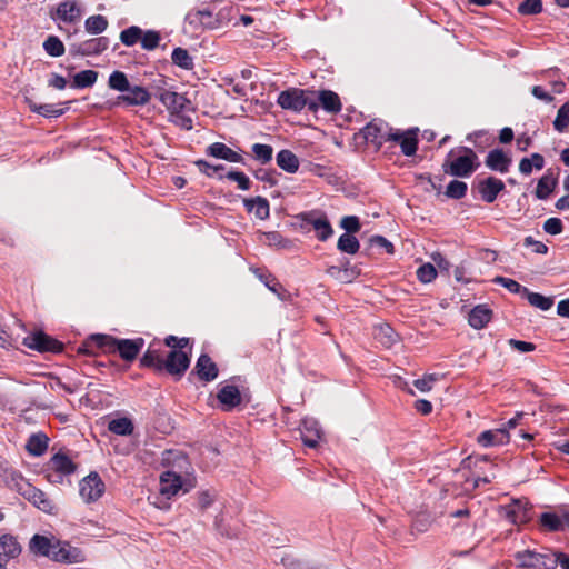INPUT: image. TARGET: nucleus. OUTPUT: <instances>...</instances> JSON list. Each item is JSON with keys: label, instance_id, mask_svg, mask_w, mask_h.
<instances>
[{"label": "nucleus", "instance_id": "obj_33", "mask_svg": "<svg viewBox=\"0 0 569 569\" xmlns=\"http://www.w3.org/2000/svg\"><path fill=\"white\" fill-rule=\"evenodd\" d=\"M80 17V9L74 1H63L57 8V18L66 22H73Z\"/></svg>", "mask_w": 569, "mask_h": 569}, {"label": "nucleus", "instance_id": "obj_30", "mask_svg": "<svg viewBox=\"0 0 569 569\" xmlns=\"http://www.w3.org/2000/svg\"><path fill=\"white\" fill-rule=\"evenodd\" d=\"M154 343H151L147 351L140 359V366L152 368L156 371H162L163 358L161 357V350L154 347Z\"/></svg>", "mask_w": 569, "mask_h": 569}, {"label": "nucleus", "instance_id": "obj_55", "mask_svg": "<svg viewBox=\"0 0 569 569\" xmlns=\"http://www.w3.org/2000/svg\"><path fill=\"white\" fill-rule=\"evenodd\" d=\"M437 277V270L432 263H425L417 270V278L423 282L429 283Z\"/></svg>", "mask_w": 569, "mask_h": 569}, {"label": "nucleus", "instance_id": "obj_10", "mask_svg": "<svg viewBox=\"0 0 569 569\" xmlns=\"http://www.w3.org/2000/svg\"><path fill=\"white\" fill-rule=\"evenodd\" d=\"M79 492L86 502L97 501L104 492V483L97 472H91L80 481Z\"/></svg>", "mask_w": 569, "mask_h": 569}, {"label": "nucleus", "instance_id": "obj_2", "mask_svg": "<svg viewBox=\"0 0 569 569\" xmlns=\"http://www.w3.org/2000/svg\"><path fill=\"white\" fill-rule=\"evenodd\" d=\"M30 551L60 562L78 561L79 550L69 542L34 535L29 543Z\"/></svg>", "mask_w": 569, "mask_h": 569}, {"label": "nucleus", "instance_id": "obj_43", "mask_svg": "<svg viewBox=\"0 0 569 569\" xmlns=\"http://www.w3.org/2000/svg\"><path fill=\"white\" fill-rule=\"evenodd\" d=\"M258 277L271 292L278 296L279 299L286 300L287 291L274 277L263 273H259Z\"/></svg>", "mask_w": 569, "mask_h": 569}, {"label": "nucleus", "instance_id": "obj_1", "mask_svg": "<svg viewBox=\"0 0 569 569\" xmlns=\"http://www.w3.org/2000/svg\"><path fill=\"white\" fill-rule=\"evenodd\" d=\"M96 346L106 353H119L124 361H133L144 346L143 338L118 339L109 335L97 333L89 338L86 347Z\"/></svg>", "mask_w": 569, "mask_h": 569}, {"label": "nucleus", "instance_id": "obj_28", "mask_svg": "<svg viewBox=\"0 0 569 569\" xmlns=\"http://www.w3.org/2000/svg\"><path fill=\"white\" fill-rule=\"evenodd\" d=\"M491 309L485 305H478L469 313V325L475 329H482L491 320Z\"/></svg>", "mask_w": 569, "mask_h": 569}, {"label": "nucleus", "instance_id": "obj_25", "mask_svg": "<svg viewBox=\"0 0 569 569\" xmlns=\"http://www.w3.org/2000/svg\"><path fill=\"white\" fill-rule=\"evenodd\" d=\"M182 479L179 475L172 471H166L160 478V493L170 498L178 493L181 489Z\"/></svg>", "mask_w": 569, "mask_h": 569}, {"label": "nucleus", "instance_id": "obj_37", "mask_svg": "<svg viewBox=\"0 0 569 569\" xmlns=\"http://www.w3.org/2000/svg\"><path fill=\"white\" fill-rule=\"evenodd\" d=\"M172 62L181 69L192 70L194 68L193 58L183 48H176L171 54Z\"/></svg>", "mask_w": 569, "mask_h": 569}, {"label": "nucleus", "instance_id": "obj_57", "mask_svg": "<svg viewBox=\"0 0 569 569\" xmlns=\"http://www.w3.org/2000/svg\"><path fill=\"white\" fill-rule=\"evenodd\" d=\"M201 21L203 22L204 29H214L218 27V19L213 16V12L209 8L196 10Z\"/></svg>", "mask_w": 569, "mask_h": 569}, {"label": "nucleus", "instance_id": "obj_7", "mask_svg": "<svg viewBox=\"0 0 569 569\" xmlns=\"http://www.w3.org/2000/svg\"><path fill=\"white\" fill-rule=\"evenodd\" d=\"M301 221L313 228L320 241H327L333 234V229L328 217L321 211L313 210L301 213Z\"/></svg>", "mask_w": 569, "mask_h": 569}, {"label": "nucleus", "instance_id": "obj_21", "mask_svg": "<svg viewBox=\"0 0 569 569\" xmlns=\"http://www.w3.org/2000/svg\"><path fill=\"white\" fill-rule=\"evenodd\" d=\"M511 158H509L501 149H493L489 151L485 163L486 166L493 171L506 173L509 170L511 164Z\"/></svg>", "mask_w": 569, "mask_h": 569}, {"label": "nucleus", "instance_id": "obj_60", "mask_svg": "<svg viewBox=\"0 0 569 569\" xmlns=\"http://www.w3.org/2000/svg\"><path fill=\"white\" fill-rule=\"evenodd\" d=\"M563 230V223L559 218H549L543 223V231L551 236L560 234Z\"/></svg>", "mask_w": 569, "mask_h": 569}, {"label": "nucleus", "instance_id": "obj_13", "mask_svg": "<svg viewBox=\"0 0 569 569\" xmlns=\"http://www.w3.org/2000/svg\"><path fill=\"white\" fill-rule=\"evenodd\" d=\"M109 47V39L107 37L92 38L79 44H73L70 48L72 56H97L103 52Z\"/></svg>", "mask_w": 569, "mask_h": 569}, {"label": "nucleus", "instance_id": "obj_31", "mask_svg": "<svg viewBox=\"0 0 569 569\" xmlns=\"http://www.w3.org/2000/svg\"><path fill=\"white\" fill-rule=\"evenodd\" d=\"M49 438L43 432L33 433L29 437L26 449L34 456H42L48 449Z\"/></svg>", "mask_w": 569, "mask_h": 569}, {"label": "nucleus", "instance_id": "obj_61", "mask_svg": "<svg viewBox=\"0 0 569 569\" xmlns=\"http://www.w3.org/2000/svg\"><path fill=\"white\" fill-rule=\"evenodd\" d=\"M370 247L383 249L387 253L391 254L395 251L393 244L382 236H372L369 239Z\"/></svg>", "mask_w": 569, "mask_h": 569}, {"label": "nucleus", "instance_id": "obj_63", "mask_svg": "<svg viewBox=\"0 0 569 569\" xmlns=\"http://www.w3.org/2000/svg\"><path fill=\"white\" fill-rule=\"evenodd\" d=\"M523 244L532 248L533 252L539 254H546L548 252V247L541 241L535 240L531 236L523 239Z\"/></svg>", "mask_w": 569, "mask_h": 569}, {"label": "nucleus", "instance_id": "obj_54", "mask_svg": "<svg viewBox=\"0 0 569 569\" xmlns=\"http://www.w3.org/2000/svg\"><path fill=\"white\" fill-rule=\"evenodd\" d=\"M541 10H542L541 0H523L518 6L519 13L525 14V16L537 14V13L541 12Z\"/></svg>", "mask_w": 569, "mask_h": 569}, {"label": "nucleus", "instance_id": "obj_32", "mask_svg": "<svg viewBox=\"0 0 569 569\" xmlns=\"http://www.w3.org/2000/svg\"><path fill=\"white\" fill-rule=\"evenodd\" d=\"M243 203L247 210L253 212L257 218L264 220L269 217V202L266 198L244 199Z\"/></svg>", "mask_w": 569, "mask_h": 569}, {"label": "nucleus", "instance_id": "obj_38", "mask_svg": "<svg viewBox=\"0 0 569 569\" xmlns=\"http://www.w3.org/2000/svg\"><path fill=\"white\" fill-rule=\"evenodd\" d=\"M108 86L110 89L124 93L130 89V82L124 72L116 70L113 71L108 79Z\"/></svg>", "mask_w": 569, "mask_h": 569}, {"label": "nucleus", "instance_id": "obj_14", "mask_svg": "<svg viewBox=\"0 0 569 569\" xmlns=\"http://www.w3.org/2000/svg\"><path fill=\"white\" fill-rule=\"evenodd\" d=\"M477 189L485 202L492 203L505 189V183L496 177H488L478 182Z\"/></svg>", "mask_w": 569, "mask_h": 569}, {"label": "nucleus", "instance_id": "obj_35", "mask_svg": "<svg viewBox=\"0 0 569 569\" xmlns=\"http://www.w3.org/2000/svg\"><path fill=\"white\" fill-rule=\"evenodd\" d=\"M98 79V72L94 70H83L74 74L71 87L73 88H90Z\"/></svg>", "mask_w": 569, "mask_h": 569}, {"label": "nucleus", "instance_id": "obj_6", "mask_svg": "<svg viewBox=\"0 0 569 569\" xmlns=\"http://www.w3.org/2000/svg\"><path fill=\"white\" fill-rule=\"evenodd\" d=\"M516 565L521 568L555 569V557L550 552L539 553L525 550L515 555Z\"/></svg>", "mask_w": 569, "mask_h": 569}, {"label": "nucleus", "instance_id": "obj_29", "mask_svg": "<svg viewBox=\"0 0 569 569\" xmlns=\"http://www.w3.org/2000/svg\"><path fill=\"white\" fill-rule=\"evenodd\" d=\"M373 337L386 348H391L399 338L396 331L388 323L376 326L373 329Z\"/></svg>", "mask_w": 569, "mask_h": 569}, {"label": "nucleus", "instance_id": "obj_18", "mask_svg": "<svg viewBox=\"0 0 569 569\" xmlns=\"http://www.w3.org/2000/svg\"><path fill=\"white\" fill-rule=\"evenodd\" d=\"M217 398L224 411H230L241 403L242 397L237 386L227 385L218 391Z\"/></svg>", "mask_w": 569, "mask_h": 569}, {"label": "nucleus", "instance_id": "obj_20", "mask_svg": "<svg viewBox=\"0 0 569 569\" xmlns=\"http://www.w3.org/2000/svg\"><path fill=\"white\" fill-rule=\"evenodd\" d=\"M477 441L482 447L505 445L509 442V432L505 428L486 430L478 436Z\"/></svg>", "mask_w": 569, "mask_h": 569}, {"label": "nucleus", "instance_id": "obj_27", "mask_svg": "<svg viewBox=\"0 0 569 569\" xmlns=\"http://www.w3.org/2000/svg\"><path fill=\"white\" fill-rule=\"evenodd\" d=\"M277 166L288 173H295L299 169L298 157L288 149L280 150L276 156Z\"/></svg>", "mask_w": 569, "mask_h": 569}, {"label": "nucleus", "instance_id": "obj_53", "mask_svg": "<svg viewBox=\"0 0 569 569\" xmlns=\"http://www.w3.org/2000/svg\"><path fill=\"white\" fill-rule=\"evenodd\" d=\"M398 141L400 142L401 151L405 156L411 157L416 153L418 140L415 136H405L401 132V138Z\"/></svg>", "mask_w": 569, "mask_h": 569}, {"label": "nucleus", "instance_id": "obj_3", "mask_svg": "<svg viewBox=\"0 0 569 569\" xmlns=\"http://www.w3.org/2000/svg\"><path fill=\"white\" fill-rule=\"evenodd\" d=\"M463 156L457 157L455 160L448 159L443 162L442 167L446 173L453 177L468 178L480 166L477 153L468 147H462Z\"/></svg>", "mask_w": 569, "mask_h": 569}, {"label": "nucleus", "instance_id": "obj_48", "mask_svg": "<svg viewBox=\"0 0 569 569\" xmlns=\"http://www.w3.org/2000/svg\"><path fill=\"white\" fill-rule=\"evenodd\" d=\"M349 261H346L343 267L331 266L328 268V274L341 280V281H350L352 277L357 273L353 268H348Z\"/></svg>", "mask_w": 569, "mask_h": 569}, {"label": "nucleus", "instance_id": "obj_5", "mask_svg": "<svg viewBox=\"0 0 569 569\" xmlns=\"http://www.w3.org/2000/svg\"><path fill=\"white\" fill-rule=\"evenodd\" d=\"M363 139L368 143L380 147L385 141L399 140L401 138L400 131H392L387 123L373 120L369 122L362 130Z\"/></svg>", "mask_w": 569, "mask_h": 569}, {"label": "nucleus", "instance_id": "obj_46", "mask_svg": "<svg viewBox=\"0 0 569 569\" xmlns=\"http://www.w3.org/2000/svg\"><path fill=\"white\" fill-rule=\"evenodd\" d=\"M141 36L142 29L137 26H131L120 32V40L124 46L131 47L141 39Z\"/></svg>", "mask_w": 569, "mask_h": 569}, {"label": "nucleus", "instance_id": "obj_39", "mask_svg": "<svg viewBox=\"0 0 569 569\" xmlns=\"http://www.w3.org/2000/svg\"><path fill=\"white\" fill-rule=\"evenodd\" d=\"M108 429L119 436H129L133 432V423L129 418H118L109 422Z\"/></svg>", "mask_w": 569, "mask_h": 569}, {"label": "nucleus", "instance_id": "obj_16", "mask_svg": "<svg viewBox=\"0 0 569 569\" xmlns=\"http://www.w3.org/2000/svg\"><path fill=\"white\" fill-rule=\"evenodd\" d=\"M149 91L141 86H130V89L118 97V103L127 106H144L150 101Z\"/></svg>", "mask_w": 569, "mask_h": 569}, {"label": "nucleus", "instance_id": "obj_34", "mask_svg": "<svg viewBox=\"0 0 569 569\" xmlns=\"http://www.w3.org/2000/svg\"><path fill=\"white\" fill-rule=\"evenodd\" d=\"M556 184L557 179L550 172H547L538 181L536 188V197L540 200L547 199L549 194L553 191Z\"/></svg>", "mask_w": 569, "mask_h": 569}, {"label": "nucleus", "instance_id": "obj_15", "mask_svg": "<svg viewBox=\"0 0 569 569\" xmlns=\"http://www.w3.org/2000/svg\"><path fill=\"white\" fill-rule=\"evenodd\" d=\"M22 496L43 512L51 513L54 508L48 496L30 483L26 485V488L22 490Z\"/></svg>", "mask_w": 569, "mask_h": 569}, {"label": "nucleus", "instance_id": "obj_19", "mask_svg": "<svg viewBox=\"0 0 569 569\" xmlns=\"http://www.w3.org/2000/svg\"><path fill=\"white\" fill-rule=\"evenodd\" d=\"M301 439L309 448H316L321 438V429L315 419L302 420L300 428Z\"/></svg>", "mask_w": 569, "mask_h": 569}, {"label": "nucleus", "instance_id": "obj_52", "mask_svg": "<svg viewBox=\"0 0 569 569\" xmlns=\"http://www.w3.org/2000/svg\"><path fill=\"white\" fill-rule=\"evenodd\" d=\"M493 282L501 284L502 287L508 289L510 292L521 293L522 296H525L528 290V288L522 287L519 282H517L516 280L510 279V278H505V277L498 276L493 279Z\"/></svg>", "mask_w": 569, "mask_h": 569}, {"label": "nucleus", "instance_id": "obj_62", "mask_svg": "<svg viewBox=\"0 0 569 569\" xmlns=\"http://www.w3.org/2000/svg\"><path fill=\"white\" fill-rule=\"evenodd\" d=\"M194 164L198 167L199 171L204 173L208 177H213V174L218 171H222L224 169L223 164H210L204 160H197Z\"/></svg>", "mask_w": 569, "mask_h": 569}, {"label": "nucleus", "instance_id": "obj_23", "mask_svg": "<svg viewBox=\"0 0 569 569\" xmlns=\"http://www.w3.org/2000/svg\"><path fill=\"white\" fill-rule=\"evenodd\" d=\"M315 101L318 102V107L328 112V113H338L341 111V101L339 96L331 90H320L317 92V99Z\"/></svg>", "mask_w": 569, "mask_h": 569}, {"label": "nucleus", "instance_id": "obj_49", "mask_svg": "<svg viewBox=\"0 0 569 569\" xmlns=\"http://www.w3.org/2000/svg\"><path fill=\"white\" fill-rule=\"evenodd\" d=\"M569 126V102L563 103L553 120V128L558 132H563Z\"/></svg>", "mask_w": 569, "mask_h": 569}, {"label": "nucleus", "instance_id": "obj_22", "mask_svg": "<svg viewBox=\"0 0 569 569\" xmlns=\"http://www.w3.org/2000/svg\"><path fill=\"white\" fill-rule=\"evenodd\" d=\"M207 154L229 162L240 163L243 158L222 142H214L207 148Z\"/></svg>", "mask_w": 569, "mask_h": 569}, {"label": "nucleus", "instance_id": "obj_42", "mask_svg": "<svg viewBox=\"0 0 569 569\" xmlns=\"http://www.w3.org/2000/svg\"><path fill=\"white\" fill-rule=\"evenodd\" d=\"M86 30L92 34L103 32L108 27V20L101 14L91 16L84 22Z\"/></svg>", "mask_w": 569, "mask_h": 569}, {"label": "nucleus", "instance_id": "obj_26", "mask_svg": "<svg viewBox=\"0 0 569 569\" xmlns=\"http://www.w3.org/2000/svg\"><path fill=\"white\" fill-rule=\"evenodd\" d=\"M21 546L17 538L10 533L0 537V558L9 561L17 558L21 553Z\"/></svg>", "mask_w": 569, "mask_h": 569}, {"label": "nucleus", "instance_id": "obj_44", "mask_svg": "<svg viewBox=\"0 0 569 569\" xmlns=\"http://www.w3.org/2000/svg\"><path fill=\"white\" fill-rule=\"evenodd\" d=\"M43 49L51 57H61L64 53V44L56 36H49L43 42Z\"/></svg>", "mask_w": 569, "mask_h": 569}, {"label": "nucleus", "instance_id": "obj_11", "mask_svg": "<svg viewBox=\"0 0 569 569\" xmlns=\"http://www.w3.org/2000/svg\"><path fill=\"white\" fill-rule=\"evenodd\" d=\"M49 467L56 473L49 475V480L58 482L62 476L71 475L76 471V463L63 452L56 453L49 461Z\"/></svg>", "mask_w": 569, "mask_h": 569}, {"label": "nucleus", "instance_id": "obj_51", "mask_svg": "<svg viewBox=\"0 0 569 569\" xmlns=\"http://www.w3.org/2000/svg\"><path fill=\"white\" fill-rule=\"evenodd\" d=\"M141 47L144 50L151 51L154 50L159 46L160 34L158 31L148 30L146 32L142 31L141 36Z\"/></svg>", "mask_w": 569, "mask_h": 569}, {"label": "nucleus", "instance_id": "obj_12", "mask_svg": "<svg viewBox=\"0 0 569 569\" xmlns=\"http://www.w3.org/2000/svg\"><path fill=\"white\" fill-rule=\"evenodd\" d=\"M158 99L171 113H179L187 110L190 106V100L183 94L174 91L158 89Z\"/></svg>", "mask_w": 569, "mask_h": 569}, {"label": "nucleus", "instance_id": "obj_59", "mask_svg": "<svg viewBox=\"0 0 569 569\" xmlns=\"http://www.w3.org/2000/svg\"><path fill=\"white\" fill-rule=\"evenodd\" d=\"M438 380L437 375H426L421 379H416L413 386L421 392H427L432 389L433 383Z\"/></svg>", "mask_w": 569, "mask_h": 569}, {"label": "nucleus", "instance_id": "obj_56", "mask_svg": "<svg viewBox=\"0 0 569 569\" xmlns=\"http://www.w3.org/2000/svg\"><path fill=\"white\" fill-rule=\"evenodd\" d=\"M340 227L345 229V233L352 234L357 233L361 226L358 217L356 216H346L340 221Z\"/></svg>", "mask_w": 569, "mask_h": 569}, {"label": "nucleus", "instance_id": "obj_45", "mask_svg": "<svg viewBox=\"0 0 569 569\" xmlns=\"http://www.w3.org/2000/svg\"><path fill=\"white\" fill-rule=\"evenodd\" d=\"M252 153L257 161L261 164H267L272 160L273 149L269 144L254 143L252 146Z\"/></svg>", "mask_w": 569, "mask_h": 569}, {"label": "nucleus", "instance_id": "obj_36", "mask_svg": "<svg viewBox=\"0 0 569 569\" xmlns=\"http://www.w3.org/2000/svg\"><path fill=\"white\" fill-rule=\"evenodd\" d=\"M337 248L343 253L356 254L359 251L360 242L355 236L342 233L338 239Z\"/></svg>", "mask_w": 569, "mask_h": 569}, {"label": "nucleus", "instance_id": "obj_24", "mask_svg": "<svg viewBox=\"0 0 569 569\" xmlns=\"http://www.w3.org/2000/svg\"><path fill=\"white\" fill-rule=\"evenodd\" d=\"M506 517L515 525L526 523L530 520V508L527 502L516 500L506 508Z\"/></svg>", "mask_w": 569, "mask_h": 569}, {"label": "nucleus", "instance_id": "obj_8", "mask_svg": "<svg viewBox=\"0 0 569 569\" xmlns=\"http://www.w3.org/2000/svg\"><path fill=\"white\" fill-rule=\"evenodd\" d=\"M23 345L39 352H60L63 345L43 331H36L23 339Z\"/></svg>", "mask_w": 569, "mask_h": 569}, {"label": "nucleus", "instance_id": "obj_17", "mask_svg": "<svg viewBox=\"0 0 569 569\" xmlns=\"http://www.w3.org/2000/svg\"><path fill=\"white\" fill-rule=\"evenodd\" d=\"M194 371L198 375L199 379L206 382L214 380L219 373L217 365L207 353L200 355L196 362Z\"/></svg>", "mask_w": 569, "mask_h": 569}, {"label": "nucleus", "instance_id": "obj_9", "mask_svg": "<svg viewBox=\"0 0 569 569\" xmlns=\"http://www.w3.org/2000/svg\"><path fill=\"white\" fill-rule=\"evenodd\" d=\"M162 370L181 378L190 366V357L181 350H171L163 359Z\"/></svg>", "mask_w": 569, "mask_h": 569}, {"label": "nucleus", "instance_id": "obj_41", "mask_svg": "<svg viewBox=\"0 0 569 569\" xmlns=\"http://www.w3.org/2000/svg\"><path fill=\"white\" fill-rule=\"evenodd\" d=\"M525 297L531 306L543 311L549 310L553 306L552 297H545L541 293L531 292L529 290H527Z\"/></svg>", "mask_w": 569, "mask_h": 569}, {"label": "nucleus", "instance_id": "obj_64", "mask_svg": "<svg viewBox=\"0 0 569 569\" xmlns=\"http://www.w3.org/2000/svg\"><path fill=\"white\" fill-rule=\"evenodd\" d=\"M196 10H191L187 13L184 21L188 23L193 30H200L203 28V22L201 21L200 17L198 16Z\"/></svg>", "mask_w": 569, "mask_h": 569}, {"label": "nucleus", "instance_id": "obj_58", "mask_svg": "<svg viewBox=\"0 0 569 569\" xmlns=\"http://www.w3.org/2000/svg\"><path fill=\"white\" fill-rule=\"evenodd\" d=\"M226 177L229 180L236 181L241 190H249L251 187L250 179L241 171H229Z\"/></svg>", "mask_w": 569, "mask_h": 569}, {"label": "nucleus", "instance_id": "obj_4", "mask_svg": "<svg viewBox=\"0 0 569 569\" xmlns=\"http://www.w3.org/2000/svg\"><path fill=\"white\" fill-rule=\"evenodd\" d=\"M308 92L309 91L291 88L281 91L278 96L277 102L282 109L286 110L299 112L307 107L311 112H316L318 110V102L310 98L307 94Z\"/></svg>", "mask_w": 569, "mask_h": 569}, {"label": "nucleus", "instance_id": "obj_50", "mask_svg": "<svg viewBox=\"0 0 569 569\" xmlns=\"http://www.w3.org/2000/svg\"><path fill=\"white\" fill-rule=\"evenodd\" d=\"M541 525L550 531L563 530L562 519L552 512H545L540 517Z\"/></svg>", "mask_w": 569, "mask_h": 569}, {"label": "nucleus", "instance_id": "obj_40", "mask_svg": "<svg viewBox=\"0 0 569 569\" xmlns=\"http://www.w3.org/2000/svg\"><path fill=\"white\" fill-rule=\"evenodd\" d=\"M29 107L31 111L47 118H58L64 113V109L58 108L56 104L51 103L37 104L34 102H30Z\"/></svg>", "mask_w": 569, "mask_h": 569}, {"label": "nucleus", "instance_id": "obj_47", "mask_svg": "<svg viewBox=\"0 0 569 569\" xmlns=\"http://www.w3.org/2000/svg\"><path fill=\"white\" fill-rule=\"evenodd\" d=\"M467 190H468V186L466 182L459 181V180H452L447 186L445 194L448 198L459 200L466 196Z\"/></svg>", "mask_w": 569, "mask_h": 569}]
</instances>
